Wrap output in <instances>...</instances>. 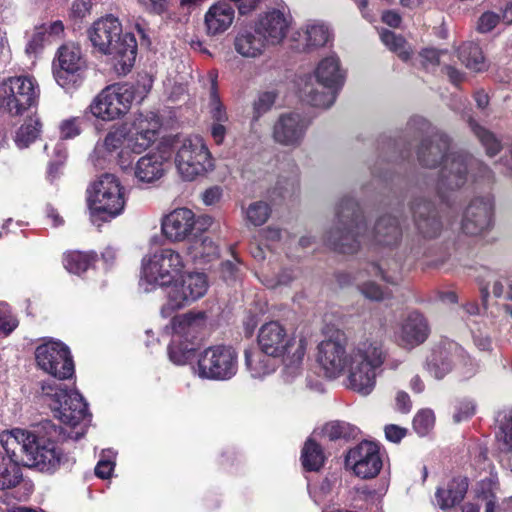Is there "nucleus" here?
Returning a JSON list of instances; mask_svg holds the SVG:
<instances>
[{"mask_svg":"<svg viewBox=\"0 0 512 512\" xmlns=\"http://www.w3.org/2000/svg\"><path fill=\"white\" fill-rule=\"evenodd\" d=\"M40 397L52 410L54 417L63 424L78 429L66 431L51 420H44L32 431L15 428L0 434V443L6 455L0 453V490L17 486L22 479L18 465V451L25 457L27 466L36 467L43 472H53L62 463L65 456L55 445L68 438L78 440L86 433V421H89L87 403L77 391H67L64 385L55 380L41 384Z\"/></svg>","mask_w":512,"mask_h":512,"instance_id":"1","label":"nucleus"},{"mask_svg":"<svg viewBox=\"0 0 512 512\" xmlns=\"http://www.w3.org/2000/svg\"><path fill=\"white\" fill-rule=\"evenodd\" d=\"M347 339L337 331L318 345L317 361L328 378L346 374V386L369 395L376 385L377 370L385 360L383 346L378 341L365 340L347 349Z\"/></svg>","mask_w":512,"mask_h":512,"instance_id":"2","label":"nucleus"},{"mask_svg":"<svg viewBox=\"0 0 512 512\" xmlns=\"http://www.w3.org/2000/svg\"><path fill=\"white\" fill-rule=\"evenodd\" d=\"M335 223L326 234V242L336 251L355 253L362 244L393 246L401 237L399 222L390 215L381 217L372 230L352 197L342 198L336 206Z\"/></svg>","mask_w":512,"mask_h":512,"instance_id":"3","label":"nucleus"},{"mask_svg":"<svg viewBox=\"0 0 512 512\" xmlns=\"http://www.w3.org/2000/svg\"><path fill=\"white\" fill-rule=\"evenodd\" d=\"M449 139L445 134L436 133L430 139L421 143L417 155L419 162L433 168L438 163L442 168L438 173V179L434 189L442 200L446 199V193L461 188L468 181V172L480 178H491V171L479 160L467 154L449 152Z\"/></svg>","mask_w":512,"mask_h":512,"instance_id":"4","label":"nucleus"},{"mask_svg":"<svg viewBox=\"0 0 512 512\" xmlns=\"http://www.w3.org/2000/svg\"><path fill=\"white\" fill-rule=\"evenodd\" d=\"M93 48L109 59L119 75H126L134 66L137 42L131 33H122L118 18L108 15L95 21L88 29Z\"/></svg>","mask_w":512,"mask_h":512,"instance_id":"5","label":"nucleus"},{"mask_svg":"<svg viewBox=\"0 0 512 512\" xmlns=\"http://www.w3.org/2000/svg\"><path fill=\"white\" fill-rule=\"evenodd\" d=\"M257 342L263 352L282 359L285 381H293L301 374L307 349L303 335H291L278 321L264 323L257 335Z\"/></svg>","mask_w":512,"mask_h":512,"instance_id":"6","label":"nucleus"},{"mask_svg":"<svg viewBox=\"0 0 512 512\" xmlns=\"http://www.w3.org/2000/svg\"><path fill=\"white\" fill-rule=\"evenodd\" d=\"M163 138L169 146L170 161L173 159L182 180L193 181L215 169V159L201 136L169 135Z\"/></svg>","mask_w":512,"mask_h":512,"instance_id":"7","label":"nucleus"},{"mask_svg":"<svg viewBox=\"0 0 512 512\" xmlns=\"http://www.w3.org/2000/svg\"><path fill=\"white\" fill-rule=\"evenodd\" d=\"M345 74L336 55L323 58L314 73L308 76L300 89L301 97L307 104L327 109L333 105L344 84Z\"/></svg>","mask_w":512,"mask_h":512,"instance_id":"8","label":"nucleus"},{"mask_svg":"<svg viewBox=\"0 0 512 512\" xmlns=\"http://www.w3.org/2000/svg\"><path fill=\"white\" fill-rule=\"evenodd\" d=\"M125 205V188L116 175L104 173L90 185L88 207L93 225L110 222L123 213Z\"/></svg>","mask_w":512,"mask_h":512,"instance_id":"9","label":"nucleus"},{"mask_svg":"<svg viewBox=\"0 0 512 512\" xmlns=\"http://www.w3.org/2000/svg\"><path fill=\"white\" fill-rule=\"evenodd\" d=\"M185 263L172 248H161L142 259L140 286L146 292L157 287H170L182 276Z\"/></svg>","mask_w":512,"mask_h":512,"instance_id":"10","label":"nucleus"},{"mask_svg":"<svg viewBox=\"0 0 512 512\" xmlns=\"http://www.w3.org/2000/svg\"><path fill=\"white\" fill-rule=\"evenodd\" d=\"M204 312H188L174 317L171 321V341L168 346L169 359L176 365H186L194 358L196 339L204 328Z\"/></svg>","mask_w":512,"mask_h":512,"instance_id":"11","label":"nucleus"},{"mask_svg":"<svg viewBox=\"0 0 512 512\" xmlns=\"http://www.w3.org/2000/svg\"><path fill=\"white\" fill-rule=\"evenodd\" d=\"M40 88L32 76L9 77L0 83V110L11 116L22 115L37 106Z\"/></svg>","mask_w":512,"mask_h":512,"instance_id":"12","label":"nucleus"},{"mask_svg":"<svg viewBox=\"0 0 512 512\" xmlns=\"http://www.w3.org/2000/svg\"><path fill=\"white\" fill-rule=\"evenodd\" d=\"M135 98L134 86L128 83L114 84L104 88L91 102V114L103 121H112L124 116Z\"/></svg>","mask_w":512,"mask_h":512,"instance_id":"13","label":"nucleus"},{"mask_svg":"<svg viewBox=\"0 0 512 512\" xmlns=\"http://www.w3.org/2000/svg\"><path fill=\"white\" fill-rule=\"evenodd\" d=\"M237 370V353L233 348L221 345L205 349L194 367L200 378L220 381L231 379Z\"/></svg>","mask_w":512,"mask_h":512,"instance_id":"14","label":"nucleus"},{"mask_svg":"<svg viewBox=\"0 0 512 512\" xmlns=\"http://www.w3.org/2000/svg\"><path fill=\"white\" fill-rule=\"evenodd\" d=\"M167 294V302L161 309L164 317L170 316L174 311L182 309L202 298L208 290V280L204 273L191 272L179 277Z\"/></svg>","mask_w":512,"mask_h":512,"instance_id":"15","label":"nucleus"},{"mask_svg":"<svg viewBox=\"0 0 512 512\" xmlns=\"http://www.w3.org/2000/svg\"><path fill=\"white\" fill-rule=\"evenodd\" d=\"M38 367L57 379H67L74 374V363L69 348L59 341L48 340L35 350Z\"/></svg>","mask_w":512,"mask_h":512,"instance_id":"16","label":"nucleus"},{"mask_svg":"<svg viewBox=\"0 0 512 512\" xmlns=\"http://www.w3.org/2000/svg\"><path fill=\"white\" fill-rule=\"evenodd\" d=\"M59 69L54 77L59 86L67 91L76 89L84 79L85 60L76 45H64L58 52Z\"/></svg>","mask_w":512,"mask_h":512,"instance_id":"17","label":"nucleus"},{"mask_svg":"<svg viewBox=\"0 0 512 512\" xmlns=\"http://www.w3.org/2000/svg\"><path fill=\"white\" fill-rule=\"evenodd\" d=\"M210 224L211 218L209 216L197 219L192 210L177 208L163 217L161 230L171 242H181L194 234L197 225L208 226Z\"/></svg>","mask_w":512,"mask_h":512,"instance_id":"18","label":"nucleus"},{"mask_svg":"<svg viewBox=\"0 0 512 512\" xmlns=\"http://www.w3.org/2000/svg\"><path fill=\"white\" fill-rule=\"evenodd\" d=\"M310 121L299 112L282 113L272 127L273 140L284 147L298 148L303 143Z\"/></svg>","mask_w":512,"mask_h":512,"instance_id":"19","label":"nucleus"},{"mask_svg":"<svg viewBox=\"0 0 512 512\" xmlns=\"http://www.w3.org/2000/svg\"><path fill=\"white\" fill-rule=\"evenodd\" d=\"M345 465L362 479L376 477L382 468L378 445L370 441H363L356 445L348 451Z\"/></svg>","mask_w":512,"mask_h":512,"instance_id":"20","label":"nucleus"},{"mask_svg":"<svg viewBox=\"0 0 512 512\" xmlns=\"http://www.w3.org/2000/svg\"><path fill=\"white\" fill-rule=\"evenodd\" d=\"M292 15L286 6L273 8L259 15L253 26L268 45H279L286 38L292 24Z\"/></svg>","mask_w":512,"mask_h":512,"instance_id":"21","label":"nucleus"},{"mask_svg":"<svg viewBox=\"0 0 512 512\" xmlns=\"http://www.w3.org/2000/svg\"><path fill=\"white\" fill-rule=\"evenodd\" d=\"M162 137L156 148L140 157L134 168V178L139 183L152 184L160 180L167 172L170 163L169 146Z\"/></svg>","mask_w":512,"mask_h":512,"instance_id":"22","label":"nucleus"},{"mask_svg":"<svg viewBox=\"0 0 512 512\" xmlns=\"http://www.w3.org/2000/svg\"><path fill=\"white\" fill-rule=\"evenodd\" d=\"M494 202L490 195L476 197L465 209L461 229L470 236H479L493 226Z\"/></svg>","mask_w":512,"mask_h":512,"instance_id":"23","label":"nucleus"},{"mask_svg":"<svg viewBox=\"0 0 512 512\" xmlns=\"http://www.w3.org/2000/svg\"><path fill=\"white\" fill-rule=\"evenodd\" d=\"M161 128L160 120L153 114L137 116L127 127L126 149L141 154L156 142Z\"/></svg>","mask_w":512,"mask_h":512,"instance_id":"24","label":"nucleus"},{"mask_svg":"<svg viewBox=\"0 0 512 512\" xmlns=\"http://www.w3.org/2000/svg\"><path fill=\"white\" fill-rule=\"evenodd\" d=\"M430 334L425 317L417 312L408 313L396 326L395 342L402 348L411 350L424 343Z\"/></svg>","mask_w":512,"mask_h":512,"instance_id":"25","label":"nucleus"},{"mask_svg":"<svg viewBox=\"0 0 512 512\" xmlns=\"http://www.w3.org/2000/svg\"><path fill=\"white\" fill-rule=\"evenodd\" d=\"M462 348L454 341L442 340L434 345L426 360V370L436 379L444 378L451 370L456 356Z\"/></svg>","mask_w":512,"mask_h":512,"instance_id":"26","label":"nucleus"},{"mask_svg":"<svg viewBox=\"0 0 512 512\" xmlns=\"http://www.w3.org/2000/svg\"><path fill=\"white\" fill-rule=\"evenodd\" d=\"M477 283L484 307L487 305L490 294L505 302L512 296V276L506 273L483 269L477 276Z\"/></svg>","mask_w":512,"mask_h":512,"instance_id":"27","label":"nucleus"},{"mask_svg":"<svg viewBox=\"0 0 512 512\" xmlns=\"http://www.w3.org/2000/svg\"><path fill=\"white\" fill-rule=\"evenodd\" d=\"M127 127L120 126L110 130L103 143L97 144L95 154L99 157L115 159L117 164L125 169L131 164L129 150L126 149Z\"/></svg>","mask_w":512,"mask_h":512,"instance_id":"28","label":"nucleus"},{"mask_svg":"<svg viewBox=\"0 0 512 512\" xmlns=\"http://www.w3.org/2000/svg\"><path fill=\"white\" fill-rule=\"evenodd\" d=\"M268 44L252 25L238 30L233 40L237 54L245 59H257L264 55Z\"/></svg>","mask_w":512,"mask_h":512,"instance_id":"29","label":"nucleus"},{"mask_svg":"<svg viewBox=\"0 0 512 512\" xmlns=\"http://www.w3.org/2000/svg\"><path fill=\"white\" fill-rule=\"evenodd\" d=\"M235 18L233 6L225 1H219L209 7L204 15V25L207 35L216 36L227 31Z\"/></svg>","mask_w":512,"mask_h":512,"instance_id":"30","label":"nucleus"},{"mask_svg":"<svg viewBox=\"0 0 512 512\" xmlns=\"http://www.w3.org/2000/svg\"><path fill=\"white\" fill-rule=\"evenodd\" d=\"M412 210L415 225L423 237L434 238L440 234L442 223L430 202L425 200L416 201Z\"/></svg>","mask_w":512,"mask_h":512,"instance_id":"31","label":"nucleus"},{"mask_svg":"<svg viewBox=\"0 0 512 512\" xmlns=\"http://www.w3.org/2000/svg\"><path fill=\"white\" fill-rule=\"evenodd\" d=\"M498 483L495 479L489 477L481 480L476 487L475 502L466 503L463 506V512H479L480 507H484L485 512H496Z\"/></svg>","mask_w":512,"mask_h":512,"instance_id":"32","label":"nucleus"},{"mask_svg":"<svg viewBox=\"0 0 512 512\" xmlns=\"http://www.w3.org/2000/svg\"><path fill=\"white\" fill-rule=\"evenodd\" d=\"M467 489V478H453L446 487L437 488L435 492V503L442 510L450 509L464 499Z\"/></svg>","mask_w":512,"mask_h":512,"instance_id":"33","label":"nucleus"},{"mask_svg":"<svg viewBox=\"0 0 512 512\" xmlns=\"http://www.w3.org/2000/svg\"><path fill=\"white\" fill-rule=\"evenodd\" d=\"M278 357H272L259 350L245 351V365L252 378L262 379L276 370Z\"/></svg>","mask_w":512,"mask_h":512,"instance_id":"34","label":"nucleus"},{"mask_svg":"<svg viewBox=\"0 0 512 512\" xmlns=\"http://www.w3.org/2000/svg\"><path fill=\"white\" fill-rule=\"evenodd\" d=\"M298 35L306 49H313L326 45L330 41L331 31L324 22L309 20L300 28Z\"/></svg>","mask_w":512,"mask_h":512,"instance_id":"35","label":"nucleus"},{"mask_svg":"<svg viewBox=\"0 0 512 512\" xmlns=\"http://www.w3.org/2000/svg\"><path fill=\"white\" fill-rule=\"evenodd\" d=\"M460 61L470 70L475 72L483 71L486 68L485 59L481 48L477 43L466 42L458 52Z\"/></svg>","mask_w":512,"mask_h":512,"instance_id":"36","label":"nucleus"},{"mask_svg":"<svg viewBox=\"0 0 512 512\" xmlns=\"http://www.w3.org/2000/svg\"><path fill=\"white\" fill-rule=\"evenodd\" d=\"M42 124L38 117H31L26 120L16 131L15 144L18 148H27L41 133Z\"/></svg>","mask_w":512,"mask_h":512,"instance_id":"37","label":"nucleus"},{"mask_svg":"<svg viewBox=\"0 0 512 512\" xmlns=\"http://www.w3.org/2000/svg\"><path fill=\"white\" fill-rule=\"evenodd\" d=\"M302 464L306 470L317 471L324 464V455L321 447L312 439H308L302 449Z\"/></svg>","mask_w":512,"mask_h":512,"instance_id":"38","label":"nucleus"},{"mask_svg":"<svg viewBox=\"0 0 512 512\" xmlns=\"http://www.w3.org/2000/svg\"><path fill=\"white\" fill-rule=\"evenodd\" d=\"M94 260V254L73 251L65 254L63 264L68 272L79 275L85 272Z\"/></svg>","mask_w":512,"mask_h":512,"instance_id":"39","label":"nucleus"},{"mask_svg":"<svg viewBox=\"0 0 512 512\" xmlns=\"http://www.w3.org/2000/svg\"><path fill=\"white\" fill-rule=\"evenodd\" d=\"M323 435L331 441L351 439L358 435V428L344 421H332L323 427Z\"/></svg>","mask_w":512,"mask_h":512,"instance_id":"40","label":"nucleus"},{"mask_svg":"<svg viewBox=\"0 0 512 512\" xmlns=\"http://www.w3.org/2000/svg\"><path fill=\"white\" fill-rule=\"evenodd\" d=\"M496 438L506 449H512V410L500 411L497 414Z\"/></svg>","mask_w":512,"mask_h":512,"instance_id":"41","label":"nucleus"},{"mask_svg":"<svg viewBox=\"0 0 512 512\" xmlns=\"http://www.w3.org/2000/svg\"><path fill=\"white\" fill-rule=\"evenodd\" d=\"M189 253L195 260L210 262L218 257L219 252L217 245L208 237H204L194 242L189 248Z\"/></svg>","mask_w":512,"mask_h":512,"instance_id":"42","label":"nucleus"},{"mask_svg":"<svg viewBox=\"0 0 512 512\" xmlns=\"http://www.w3.org/2000/svg\"><path fill=\"white\" fill-rule=\"evenodd\" d=\"M245 219L253 226L266 223L271 214V207L267 202L255 201L244 210Z\"/></svg>","mask_w":512,"mask_h":512,"instance_id":"43","label":"nucleus"},{"mask_svg":"<svg viewBox=\"0 0 512 512\" xmlns=\"http://www.w3.org/2000/svg\"><path fill=\"white\" fill-rule=\"evenodd\" d=\"M363 276L362 272L359 273L358 289L365 298L372 301H383L391 296L392 291L389 288L383 289L372 280H362Z\"/></svg>","mask_w":512,"mask_h":512,"instance_id":"44","label":"nucleus"},{"mask_svg":"<svg viewBox=\"0 0 512 512\" xmlns=\"http://www.w3.org/2000/svg\"><path fill=\"white\" fill-rule=\"evenodd\" d=\"M380 38L383 44L391 51L397 53L401 59H409L410 48L401 36H398L389 30H383L380 33Z\"/></svg>","mask_w":512,"mask_h":512,"instance_id":"45","label":"nucleus"},{"mask_svg":"<svg viewBox=\"0 0 512 512\" xmlns=\"http://www.w3.org/2000/svg\"><path fill=\"white\" fill-rule=\"evenodd\" d=\"M339 481L336 477L330 479L325 478L310 490V495L314 502L318 505L332 500L335 489L338 487Z\"/></svg>","mask_w":512,"mask_h":512,"instance_id":"46","label":"nucleus"},{"mask_svg":"<svg viewBox=\"0 0 512 512\" xmlns=\"http://www.w3.org/2000/svg\"><path fill=\"white\" fill-rule=\"evenodd\" d=\"M385 264H371L369 266L368 274L370 276L381 277L382 280L391 285H397L401 280L400 268L397 263H394V268H386Z\"/></svg>","mask_w":512,"mask_h":512,"instance_id":"47","label":"nucleus"},{"mask_svg":"<svg viewBox=\"0 0 512 512\" xmlns=\"http://www.w3.org/2000/svg\"><path fill=\"white\" fill-rule=\"evenodd\" d=\"M470 126L482 145L486 148L488 155L493 156L500 150V142L491 132L472 121L470 122Z\"/></svg>","mask_w":512,"mask_h":512,"instance_id":"48","label":"nucleus"},{"mask_svg":"<svg viewBox=\"0 0 512 512\" xmlns=\"http://www.w3.org/2000/svg\"><path fill=\"white\" fill-rule=\"evenodd\" d=\"M435 416L431 409H422L413 419V428L420 436L427 435L434 427Z\"/></svg>","mask_w":512,"mask_h":512,"instance_id":"49","label":"nucleus"},{"mask_svg":"<svg viewBox=\"0 0 512 512\" xmlns=\"http://www.w3.org/2000/svg\"><path fill=\"white\" fill-rule=\"evenodd\" d=\"M212 87L210 92V101H209V112L213 123L217 122H227L228 116L225 111L223 104L221 103L219 96L216 92V82L215 78L211 79Z\"/></svg>","mask_w":512,"mask_h":512,"instance_id":"50","label":"nucleus"},{"mask_svg":"<svg viewBox=\"0 0 512 512\" xmlns=\"http://www.w3.org/2000/svg\"><path fill=\"white\" fill-rule=\"evenodd\" d=\"M115 468V453L112 450L103 451L95 467V474L102 479L109 478Z\"/></svg>","mask_w":512,"mask_h":512,"instance_id":"51","label":"nucleus"},{"mask_svg":"<svg viewBox=\"0 0 512 512\" xmlns=\"http://www.w3.org/2000/svg\"><path fill=\"white\" fill-rule=\"evenodd\" d=\"M501 20L506 23L503 19V9L501 13L490 10L485 11L480 15L477 21V30L481 33H488L492 31Z\"/></svg>","mask_w":512,"mask_h":512,"instance_id":"52","label":"nucleus"},{"mask_svg":"<svg viewBox=\"0 0 512 512\" xmlns=\"http://www.w3.org/2000/svg\"><path fill=\"white\" fill-rule=\"evenodd\" d=\"M276 100L274 92L261 93L253 105V119L258 120L263 114L267 113Z\"/></svg>","mask_w":512,"mask_h":512,"instance_id":"53","label":"nucleus"},{"mask_svg":"<svg viewBox=\"0 0 512 512\" xmlns=\"http://www.w3.org/2000/svg\"><path fill=\"white\" fill-rule=\"evenodd\" d=\"M18 325L8 305L0 303V333L10 334Z\"/></svg>","mask_w":512,"mask_h":512,"instance_id":"54","label":"nucleus"},{"mask_svg":"<svg viewBox=\"0 0 512 512\" xmlns=\"http://www.w3.org/2000/svg\"><path fill=\"white\" fill-rule=\"evenodd\" d=\"M81 132L80 119L73 117L62 121L60 124V134L62 138L70 139L78 136Z\"/></svg>","mask_w":512,"mask_h":512,"instance_id":"55","label":"nucleus"},{"mask_svg":"<svg viewBox=\"0 0 512 512\" xmlns=\"http://www.w3.org/2000/svg\"><path fill=\"white\" fill-rule=\"evenodd\" d=\"M91 7V0H74L71 5L70 16L82 20L90 14Z\"/></svg>","mask_w":512,"mask_h":512,"instance_id":"56","label":"nucleus"},{"mask_svg":"<svg viewBox=\"0 0 512 512\" xmlns=\"http://www.w3.org/2000/svg\"><path fill=\"white\" fill-rule=\"evenodd\" d=\"M294 278V271L289 269L282 271L275 279L266 277L263 283L269 288H276L281 285H288Z\"/></svg>","mask_w":512,"mask_h":512,"instance_id":"57","label":"nucleus"},{"mask_svg":"<svg viewBox=\"0 0 512 512\" xmlns=\"http://www.w3.org/2000/svg\"><path fill=\"white\" fill-rule=\"evenodd\" d=\"M44 38H45V35H44L43 31H41V30L36 31L32 35L29 42L27 43V46L25 49L26 53L27 54H37L43 47Z\"/></svg>","mask_w":512,"mask_h":512,"instance_id":"58","label":"nucleus"},{"mask_svg":"<svg viewBox=\"0 0 512 512\" xmlns=\"http://www.w3.org/2000/svg\"><path fill=\"white\" fill-rule=\"evenodd\" d=\"M396 410L401 413H408L411 410L412 402L408 393L404 391H398L395 397Z\"/></svg>","mask_w":512,"mask_h":512,"instance_id":"59","label":"nucleus"},{"mask_svg":"<svg viewBox=\"0 0 512 512\" xmlns=\"http://www.w3.org/2000/svg\"><path fill=\"white\" fill-rule=\"evenodd\" d=\"M222 197V189L219 186H212L206 189L202 195V200L206 205H214Z\"/></svg>","mask_w":512,"mask_h":512,"instance_id":"60","label":"nucleus"},{"mask_svg":"<svg viewBox=\"0 0 512 512\" xmlns=\"http://www.w3.org/2000/svg\"><path fill=\"white\" fill-rule=\"evenodd\" d=\"M405 432V429L396 425H388L385 427L386 438L394 443L399 442L405 436Z\"/></svg>","mask_w":512,"mask_h":512,"instance_id":"61","label":"nucleus"},{"mask_svg":"<svg viewBox=\"0 0 512 512\" xmlns=\"http://www.w3.org/2000/svg\"><path fill=\"white\" fill-rule=\"evenodd\" d=\"M497 166L501 173L512 177V146L508 153L500 159Z\"/></svg>","mask_w":512,"mask_h":512,"instance_id":"62","label":"nucleus"},{"mask_svg":"<svg viewBox=\"0 0 512 512\" xmlns=\"http://www.w3.org/2000/svg\"><path fill=\"white\" fill-rule=\"evenodd\" d=\"M146 10L161 13L165 9V0H137Z\"/></svg>","mask_w":512,"mask_h":512,"instance_id":"63","label":"nucleus"},{"mask_svg":"<svg viewBox=\"0 0 512 512\" xmlns=\"http://www.w3.org/2000/svg\"><path fill=\"white\" fill-rule=\"evenodd\" d=\"M226 122H217L213 123L211 126V135L215 141L216 144H221L225 138L226 134V128L225 124Z\"/></svg>","mask_w":512,"mask_h":512,"instance_id":"64","label":"nucleus"}]
</instances>
